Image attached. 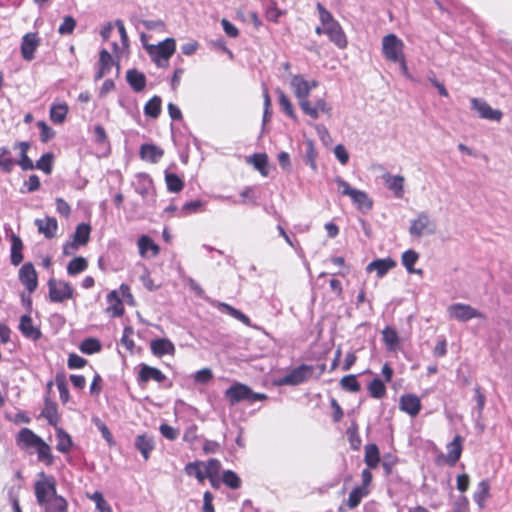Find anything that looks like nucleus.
Segmentation results:
<instances>
[{
	"label": "nucleus",
	"instance_id": "32",
	"mask_svg": "<svg viewBox=\"0 0 512 512\" xmlns=\"http://www.w3.org/2000/svg\"><path fill=\"white\" fill-rule=\"evenodd\" d=\"M41 416L44 417L53 427L58 426L60 420L58 407L56 402L52 401L49 397L45 398L44 408L41 412Z\"/></svg>",
	"mask_w": 512,
	"mask_h": 512
},
{
	"label": "nucleus",
	"instance_id": "19",
	"mask_svg": "<svg viewBox=\"0 0 512 512\" xmlns=\"http://www.w3.org/2000/svg\"><path fill=\"white\" fill-rule=\"evenodd\" d=\"M447 455L445 456V462L450 467L456 465L459 461L462 451H463V437L461 435H456L453 440L447 444Z\"/></svg>",
	"mask_w": 512,
	"mask_h": 512
},
{
	"label": "nucleus",
	"instance_id": "54",
	"mask_svg": "<svg viewBox=\"0 0 512 512\" xmlns=\"http://www.w3.org/2000/svg\"><path fill=\"white\" fill-rule=\"evenodd\" d=\"M54 155L52 153L43 154L34 164V168L43 171L46 174H50L52 172Z\"/></svg>",
	"mask_w": 512,
	"mask_h": 512
},
{
	"label": "nucleus",
	"instance_id": "59",
	"mask_svg": "<svg viewBox=\"0 0 512 512\" xmlns=\"http://www.w3.org/2000/svg\"><path fill=\"white\" fill-rule=\"evenodd\" d=\"M76 27V20L72 16H65L63 22L58 28V32L61 35L72 34Z\"/></svg>",
	"mask_w": 512,
	"mask_h": 512
},
{
	"label": "nucleus",
	"instance_id": "12",
	"mask_svg": "<svg viewBox=\"0 0 512 512\" xmlns=\"http://www.w3.org/2000/svg\"><path fill=\"white\" fill-rule=\"evenodd\" d=\"M451 318L461 322L469 321L473 318H484L483 313L473 308L471 305L463 303H455L447 309Z\"/></svg>",
	"mask_w": 512,
	"mask_h": 512
},
{
	"label": "nucleus",
	"instance_id": "31",
	"mask_svg": "<svg viewBox=\"0 0 512 512\" xmlns=\"http://www.w3.org/2000/svg\"><path fill=\"white\" fill-rule=\"evenodd\" d=\"M350 198L356 208L363 213L369 212L373 207V200L364 191L355 189Z\"/></svg>",
	"mask_w": 512,
	"mask_h": 512
},
{
	"label": "nucleus",
	"instance_id": "55",
	"mask_svg": "<svg viewBox=\"0 0 512 512\" xmlns=\"http://www.w3.org/2000/svg\"><path fill=\"white\" fill-rule=\"evenodd\" d=\"M102 346L98 339L87 338L82 341L80 350L85 354H94L101 350Z\"/></svg>",
	"mask_w": 512,
	"mask_h": 512
},
{
	"label": "nucleus",
	"instance_id": "35",
	"mask_svg": "<svg viewBox=\"0 0 512 512\" xmlns=\"http://www.w3.org/2000/svg\"><path fill=\"white\" fill-rule=\"evenodd\" d=\"M126 79L130 87L135 92H141L146 87V77L144 73L138 71L137 69H130L127 71Z\"/></svg>",
	"mask_w": 512,
	"mask_h": 512
},
{
	"label": "nucleus",
	"instance_id": "51",
	"mask_svg": "<svg viewBox=\"0 0 512 512\" xmlns=\"http://www.w3.org/2000/svg\"><path fill=\"white\" fill-rule=\"evenodd\" d=\"M382 338L388 350H395L399 343V337L395 329L385 327L382 331Z\"/></svg>",
	"mask_w": 512,
	"mask_h": 512
},
{
	"label": "nucleus",
	"instance_id": "38",
	"mask_svg": "<svg viewBox=\"0 0 512 512\" xmlns=\"http://www.w3.org/2000/svg\"><path fill=\"white\" fill-rule=\"evenodd\" d=\"M214 306L220 310L221 312L223 313H226L230 316H232L233 318L241 321L242 323L244 324H249L250 322V319L247 315H245L244 313H242L240 310L232 307L231 305L227 304V303H224V302H216L214 304Z\"/></svg>",
	"mask_w": 512,
	"mask_h": 512
},
{
	"label": "nucleus",
	"instance_id": "8",
	"mask_svg": "<svg viewBox=\"0 0 512 512\" xmlns=\"http://www.w3.org/2000/svg\"><path fill=\"white\" fill-rule=\"evenodd\" d=\"M382 53L391 62L396 63L404 56V43L395 34H388L382 40Z\"/></svg>",
	"mask_w": 512,
	"mask_h": 512
},
{
	"label": "nucleus",
	"instance_id": "13",
	"mask_svg": "<svg viewBox=\"0 0 512 512\" xmlns=\"http://www.w3.org/2000/svg\"><path fill=\"white\" fill-rule=\"evenodd\" d=\"M41 44V39L37 32L26 33L21 41V56L25 61H32L35 58V52Z\"/></svg>",
	"mask_w": 512,
	"mask_h": 512
},
{
	"label": "nucleus",
	"instance_id": "39",
	"mask_svg": "<svg viewBox=\"0 0 512 512\" xmlns=\"http://www.w3.org/2000/svg\"><path fill=\"white\" fill-rule=\"evenodd\" d=\"M490 496V483L487 479L480 481L477 485V490L474 493V501L480 508L484 507L485 501Z\"/></svg>",
	"mask_w": 512,
	"mask_h": 512
},
{
	"label": "nucleus",
	"instance_id": "9",
	"mask_svg": "<svg viewBox=\"0 0 512 512\" xmlns=\"http://www.w3.org/2000/svg\"><path fill=\"white\" fill-rule=\"evenodd\" d=\"M91 226L87 223H80L72 236V241L63 245V254L70 255L81 246H85L90 240Z\"/></svg>",
	"mask_w": 512,
	"mask_h": 512
},
{
	"label": "nucleus",
	"instance_id": "18",
	"mask_svg": "<svg viewBox=\"0 0 512 512\" xmlns=\"http://www.w3.org/2000/svg\"><path fill=\"white\" fill-rule=\"evenodd\" d=\"M409 232L415 237H421L424 233H434V226L429 219V215L425 212L420 213L411 222Z\"/></svg>",
	"mask_w": 512,
	"mask_h": 512
},
{
	"label": "nucleus",
	"instance_id": "33",
	"mask_svg": "<svg viewBox=\"0 0 512 512\" xmlns=\"http://www.w3.org/2000/svg\"><path fill=\"white\" fill-rule=\"evenodd\" d=\"M386 187L391 190L397 198H402L404 194V177L393 176L389 173L383 175Z\"/></svg>",
	"mask_w": 512,
	"mask_h": 512
},
{
	"label": "nucleus",
	"instance_id": "50",
	"mask_svg": "<svg viewBox=\"0 0 512 512\" xmlns=\"http://www.w3.org/2000/svg\"><path fill=\"white\" fill-rule=\"evenodd\" d=\"M165 182L168 191L178 193L184 188V181L175 173H166Z\"/></svg>",
	"mask_w": 512,
	"mask_h": 512
},
{
	"label": "nucleus",
	"instance_id": "22",
	"mask_svg": "<svg viewBox=\"0 0 512 512\" xmlns=\"http://www.w3.org/2000/svg\"><path fill=\"white\" fill-rule=\"evenodd\" d=\"M134 446L147 461L155 449V439L152 435L140 434L135 438Z\"/></svg>",
	"mask_w": 512,
	"mask_h": 512
},
{
	"label": "nucleus",
	"instance_id": "4",
	"mask_svg": "<svg viewBox=\"0 0 512 512\" xmlns=\"http://www.w3.org/2000/svg\"><path fill=\"white\" fill-rule=\"evenodd\" d=\"M225 398L230 405H235L241 401L254 403L257 401H265L268 396L264 393L252 391L246 384L236 382L225 391Z\"/></svg>",
	"mask_w": 512,
	"mask_h": 512
},
{
	"label": "nucleus",
	"instance_id": "28",
	"mask_svg": "<svg viewBox=\"0 0 512 512\" xmlns=\"http://www.w3.org/2000/svg\"><path fill=\"white\" fill-rule=\"evenodd\" d=\"M115 64L116 63L111 54L106 49H102L99 53L98 72L95 75V80L98 81L106 74L110 73Z\"/></svg>",
	"mask_w": 512,
	"mask_h": 512
},
{
	"label": "nucleus",
	"instance_id": "6",
	"mask_svg": "<svg viewBox=\"0 0 512 512\" xmlns=\"http://www.w3.org/2000/svg\"><path fill=\"white\" fill-rule=\"evenodd\" d=\"M34 493L40 506L47 504L53 497L60 496L57 494L55 478L44 472L39 474V479L34 484Z\"/></svg>",
	"mask_w": 512,
	"mask_h": 512
},
{
	"label": "nucleus",
	"instance_id": "45",
	"mask_svg": "<svg viewBox=\"0 0 512 512\" xmlns=\"http://www.w3.org/2000/svg\"><path fill=\"white\" fill-rule=\"evenodd\" d=\"M203 465L202 461H194L186 464L184 471L188 476H194L199 483H204L206 476L202 471L201 467Z\"/></svg>",
	"mask_w": 512,
	"mask_h": 512
},
{
	"label": "nucleus",
	"instance_id": "48",
	"mask_svg": "<svg viewBox=\"0 0 512 512\" xmlns=\"http://www.w3.org/2000/svg\"><path fill=\"white\" fill-rule=\"evenodd\" d=\"M88 267V261L82 257L78 256L73 258L67 265V273L71 276L77 275L83 271H85Z\"/></svg>",
	"mask_w": 512,
	"mask_h": 512
},
{
	"label": "nucleus",
	"instance_id": "20",
	"mask_svg": "<svg viewBox=\"0 0 512 512\" xmlns=\"http://www.w3.org/2000/svg\"><path fill=\"white\" fill-rule=\"evenodd\" d=\"M40 234L46 239H53L57 236L58 222L55 217L46 216L42 219H36L34 222Z\"/></svg>",
	"mask_w": 512,
	"mask_h": 512
},
{
	"label": "nucleus",
	"instance_id": "23",
	"mask_svg": "<svg viewBox=\"0 0 512 512\" xmlns=\"http://www.w3.org/2000/svg\"><path fill=\"white\" fill-rule=\"evenodd\" d=\"M19 330L24 337L33 341L39 340L42 336L40 328L34 326L33 320L29 315H23L20 318Z\"/></svg>",
	"mask_w": 512,
	"mask_h": 512
},
{
	"label": "nucleus",
	"instance_id": "62",
	"mask_svg": "<svg viewBox=\"0 0 512 512\" xmlns=\"http://www.w3.org/2000/svg\"><path fill=\"white\" fill-rule=\"evenodd\" d=\"M95 503H96V508L100 511V512H112V509L111 507L109 506V504L106 502V500L104 499L102 493L96 491L94 492L91 497H90Z\"/></svg>",
	"mask_w": 512,
	"mask_h": 512
},
{
	"label": "nucleus",
	"instance_id": "21",
	"mask_svg": "<svg viewBox=\"0 0 512 512\" xmlns=\"http://www.w3.org/2000/svg\"><path fill=\"white\" fill-rule=\"evenodd\" d=\"M139 255L142 258L156 257L160 253V247L148 235H142L137 241Z\"/></svg>",
	"mask_w": 512,
	"mask_h": 512
},
{
	"label": "nucleus",
	"instance_id": "37",
	"mask_svg": "<svg viewBox=\"0 0 512 512\" xmlns=\"http://www.w3.org/2000/svg\"><path fill=\"white\" fill-rule=\"evenodd\" d=\"M370 490H366L365 487L356 486L349 494L347 501L345 502V506L349 510H353L358 507L362 501V499L368 496Z\"/></svg>",
	"mask_w": 512,
	"mask_h": 512
},
{
	"label": "nucleus",
	"instance_id": "58",
	"mask_svg": "<svg viewBox=\"0 0 512 512\" xmlns=\"http://www.w3.org/2000/svg\"><path fill=\"white\" fill-rule=\"evenodd\" d=\"M309 109L315 111V114H308L311 118L317 119L320 113H329L331 108L324 99H318L315 106L309 101Z\"/></svg>",
	"mask_w": 512,
	"mask_h": 512
},
{
	"label": "nucleus",
	"instance_id": "42",
	"mask_svg": "<svg viewBox=\"0 0 512 512\" xmlns=\"http://www.w3.org/2000/svg\"><path fill=\"white\" fill-rule=\"evenodd\" d=\"M339 385L342 390L350 393H357L361 390V385L354 374L343 376L339 381Z\"/></svg>",
	"mask_w": 512,
	"mask_h": 512
},
{
	"label": "nucleus",
	"instance_id": "57",
	"mask_svg": "<svg viewBox=\"0 0 512 512\" xmlns=\"http://www.w3.org/2000/svg\"><path fill=\"white\" fill-rule=\"evenodd\" d=\"M37 126L40 129L41 142L47 143L49 140L55 137L56 132L50 126H48L45 121H39Z\"/></svg>",
	"mask_w": 512,
	"mask_h": 512
},
{
	"label": "nucleus",
	"instance_id": "27",
	"mask_svg": "<svg viewBox=\"0 0 512 512\" xmlns=\"http://www.w3.org/2000/svg\"><path fill=\"white\" fill-rule=\"evenodd\" d=\"M56 450L62 454H68L72 451L74 443L72 437L60 426H56Z\"/></svg>",
	"mask_w": 512,
	"mask_h": 512
},
{
	"label": "nucleus",
	"instance_id": "53",
	"mask_svg": "<svg viewBox=\"0 0 512 512\" xmlns=\"http://www.w3.org/2000/svg\"><path fill=\"white\" fill-rule=\"evenodd\" d=\"M203 210V202L200 200H194L185 203L182 208L179 210L178 216L186 217L191 214H195L201 212Z\"/></svg>",
	"mask_w": 512,
	"mask_h": 512
},
{
	"label": "nucleus",
	"instance_id": "40",
	"mask_svg": "<svg viewBox=\"0 0 512 512\" xmlns=\"http://www.w3.org/2000/svg\"><path fill=\"white\" fill-rule=\"evenodd\" d=\"M250 163L253 164L254 168L260 172L264 177L269 175V162L266 153H257L250 158Z\"/></svg>",
	"mask_w": 512,
	"mask_h": 512
},
{
	"label": "nucleus",
	"instance_id": "7",
	"mask_svg": "<svg viewBox=\"0 0 512 512\" xmlns=\"http://www.w3.org/2000/svg\"><path fill=\"white\" fill-rule=\"evenodd\" d=\"M49 299L54 303H62L74 297L73 287L66 281L51 278L48 280Z\"/></svg>",
	"mask_w": 512,
	"mask_h": 512
},
{
	"label": "nucleus",
	"instance_id": "61",
	"mask_svg": "<svg viewBox=\"0 0 512 512\" xmlns=\"http://www.w3.org/2000/svg\"><path fill=\"white\" fill-rule=\"evenodd\" d=\"M221 470V463L218 459L211 458L205 465V476H219Z\"/></svg>",
	"mask_w": 512,
	"mask_h": 512
},
{
	"label": "nucleus",
	"instance_id": "56",
	"mask_svg": "<svg viewBox=\"0 0 512 512\" xmlns=\"http://www.w3.org/2000/svg\"><path fill=\"white\" fill-rule=\"evenodd\" d=\"M222 481L227 487L231 489H238L241 486V479L232 470H226L223 472Z\"/></svg>",
	"mask_w": 512,
	"mask_h": 512
},
{
	"label": "nucleus",
	"instance_id": "24",
	"mask_svg": "<svg viewBox=\"0 0 512 512\" xmlns=\"http://www.w3.org/2000/svg\"><path fill=\"white\" fill-rule=\"evenodd\" d=\"M396 261L390 257L383 259H376L370 262L366 270L368 272L375 271L378 278L384 277L391 269L396 266Z\"/></svg>",
	"mask_w": 512,
	"mask_h": 512
},
{
	"label": "nucleus",
	"instance_id": "30",
	"mask_svg": "<svg viewBox=\"0 0 512 512\" xmlns=\"http://www.w3.org/2000/svg\"><path fill=\"white\" fill-rule=\"evenodd\" d=\"M68 112L69 106L66 102H54L49 111L50 120L56 125H61L65 122Z\"/></svg>",
	"mask_w": 512,
	"mask_h": 512
},
{
	"label": "nucleus",
	"instance_id": "52",
	"mask_svg": "<svg viewBox=\"0 0 512 512\" xmlns=\"http://www.w3.org/2000/svg\"><path fill=\"white\" fill-rule=\"evenodd\" d=\"M55 383L59 391V396L63 404L67 403L70 399V393L64 374H57L55 377Z\"/></svg>",
	"mask_w": 512,
	"mask_h": 512
},
{
	"label": "nucleus",
	"instance_id": "47",
	"mask_svg": "<svg viewBox=\"0 0 512 512\" xmlns=\"http://www.w3.org/2000/svg\"><path fill=\"white\" fill-rule=\"evenodd\" d=\"M418 253L414 250H407L402 254V264L409 273L422 274V270H415L414 265L418 261Z\"/></svg>",
	"mask_w": 512,
	"mask_h": 512
},
{
	"label": "nucleus",
	"instance_id": "14",
	"mask_svg": "<svg viewBox=\"0 0 512 512\" xmlns=\"http://www.w3.org/2000/svg\"><path fill=\"white\" fill-rule=\"evenodd\" d=\"M18 277L27 291L31 294L38 287V274L31 262H27L19 269Z\"/></svg>",
	"mask_w": 512,
	"mask_h": 512
},
{
	"label": "nucleus",
	"instance_id": "46",
	"mask_svg": "<svg viewBox=\"0 0 512 512\" xmlns=\"http://www.w3.org/2000/svg\"><path fill=\"white\" fill-rule=\"evenodd\" d=\"M43 507L45 512H68V503L63 496L53 497Z\"/></svg>",
	"mask_w": 512,
	"mask_h": 512
},
{
	"label": "nucleus",
	"instance_id": "64",
	"mask_svg": "<svg viewBox=\"0 0 512 512\" xmlns=\"http://www.w3.org/2000/svg\"><path fill=\"white\" fill-rule=\"evenodd\" d=\"M56 211L65 218H69L71 214V207L63 198L58 197L55 199Z\"/></svg>",
	"mask_w": 512,
	"mask_h": 512
},
{
	"label": "nucleus",
	"instance_id": "29",
	"mask_svg": "<svg viewBox=\"0 0 512 512\" xmlns=\"http://www.w3.org/2000/svg\"><path fill=\"white\" fill-rule=\"evenodd\" d=\"M107 303L108 306L106 312L110 314L112 317H121L124 314V304L116 290H113L110 293H108Z\"/></svg>",
	"mask_w": 512,
	"mask_h": 512
},
{
	"label": "nucleus",
	"instance_id": "11",
	"mask_svg": "<svg viewBox=\"0 0 512 512\" xmlns=\"http://www.w3.org/2000/svg\"><path fill=\"white\" fill-rule=\"evenodd\" d=\"M313 366L302 364L293 368L279 380L280 385H299L308 380L313 374Z\"/></svg>",
	"mask_w": 512,
	"mask_h": 512
},
{
	"label": "nucleus",
	"instance_id": "1",
	"mask_svg": "<svg viewBox=\"0 0 512 512\" xmlns=\"http://www.w3.org/2000/svg\"><path fill=\"white\" fill-rule=\"evenodd\" d=\"M16 445L28 454H37V460L46 466L54 464L51 446L30 428H22L16 435Z\"/></svg>",
	"mask_w": 512,
	"mask_h": 512
},
{
	"label": "nucleus",
	"instance_id": "41",
	"mask_svg": "<svg viewBox=\"0 0 512 512\" xmlns=\"http://www.w3.org/2000/svg\"><path fill=\"white\" fill-rule=\"evenodd\" d=\"M347 438L352 450H359L362 444L361 437L359 435V425L356 421H352L351 425L348 427Z\"/></svg>",
	"mask_w": 512,
	"mask_h": 512
},
{
	"label": "nucleus",
	"instance_id": "2",
	"mask_svg": "<svg viewBox=\"0 0 512 512\" xmlns=\"http://www.w3.org/2000/svg\"><path fill=\"white\" fill-rule=\"evenodd\" d=\"M31 144L28 141L15 142L13 148L19 150V159H15L12 156V151L9 147H0V169L4 173H11L16 165L24 171L33 170L34 163L28 156V151Z\"/></svg>",
	"mask_w": 512,
	"mask_h": 512
},
{
	"label": "nucleus",
	"instance_id": "26",
	"mask_svg": "<svg viewBox=\"0 0 512 512\" xmlns=\"http://www.w3.org/2000/svg\"><path fill=\"white\" fill-rule=\"evenodd\" d=\"M164 155V150L154 144H142L139 150V156L143 161L157 163Z\"/></svg>",
	"mask_w": 512,
	"mask_h": 512
},
{
	"label": "nucleus",
	"instance_id": "44",
	"mask_svg": "<svg viewBox=\"0 0 512 512\" xmlns=\"http://www.w3.org/2000/svg\"><path fill=\"white\" fill-rule=\"evenodd\" d=\"M162 100L159 96H153L144 106V114L147 117L156 119L161 113Z\"/></svg>",
	"mask_w": 512,
	"mask_h": 512
},
{
	"label": "nucleus",
	"instance_id": "10",
	"mask_svg": "<svg viewBox=\"0 0 512 512\" xmlns=\"http://www.w3.org/2000/svg\"><path fill=\"white\" fill-rule=\"evenodd\" d=\"M176 50V43L173 38H167L156 46H151L149 54L153 61L162 66V61L167 62Z\"/></svg>",
	"mask_w": 512,
	"mask_h": 512
},
{
	"label": "nucleus",
	"instance_id": "5",
	"mask_svg": "<svg viewBox=\"0 0 512 512\" xmlns=\"http://www.w3.org/2000/svg\"><path fill=\"white\" fill-rule=\"evenodd\" d=\"M318 86V82L307 81L302 75H294L291 79V87L299 106L305 114H315V111L309 109V94L311 90Z\"/></svg>",
	"mask_w": 512,
	"mask_h": 512
},
{
	"label": "nucleus",
	"instance_id": "49",
	"mask_svg": "<svg viewBox=\"0 0 512 512\" xmlns=\"http://www.w3.org/2000/svg\"><path fill=\"white\" fill-rule=\"evenodd\" d=\"M276 93L278 94V102L281 109L284 111L286 115H288L292 119H296V114L293 108V105L287 95L280 88L276 89Z\"/></svg>",
	"mask_w": 512,
	"mask_h": 512
},
{
	"label": "nucleus",
	"instance_id": "25",
	"mask_svg": "<svg viewBox=\"0 0 512 512\" xmlns=\"http://www.w3.org/2000/svg\"><path fill=\"white\" fill-rule=\"evenodd\" d=\"M150 350L153 355L162 357L164 355H174L175 346L167 338L154 339L150 342Z\"/></svg>",
	"mask_w": 512,
	"mask_h": 512
},
{
	"label": "nucleus",
	"instance_id": "36",
	"mask_svg": "<svg viewBox=\"0 0 512 512\" xmlns=\"http://www.w3.org/2000/svg\"><path fill=\"white\" fill-rule=\"evenodd\" d=\"M10 241H11L10 261L14 266H18L24 259V256L22 253L24 245H23L21 238L16 234H12L10 236Z\"/></svg>",
	"mask_w": 512,
	"mask_h": 512
},
{
	"label": "nucleus",
	"instance_id": "3",
	"mask_svg": "<svg viewBox=\"0 0 512 512\" xmlns=\"http://www.w3.org/2000/svg\"><path fill=\"white\" fill-rule=\"evenodd\" d=\"M316 7L321 24L324 25L325 34L330 41L340 49L346 48L348 44L347 37L339 22L334 19L333 15L321 3H318Z\"/></svg>",
	"mask_w": 512,
	"mask_h": 512
},
{
	"label": "nucleus",
	"instance_id": "15",
	"mask_svg": "<svg viewBox=\"0 0 512 512\" xmlns=\"http://www.w3.org/2000/svg\"><path fill=\"white\" fill-rule=\"evenodd\" d=\"M472 109L476 110L483 119L492 121H501L503 113L498 109H493L485 100L479 98L471 99Z\"/></svg>",
	"mask_w": 512,
	"mask_h": 512
},
{
	"label": "nucleus",
	"instance_id": "60",
	"mask_svg": "<svg viewBox=\"0 0 512 512\" xmlns=\"http://www.w3.org/2000/svg\"><path fill=\"white\" fill-rule=\"evenodd\" d=\"M93 422L98 428V430L101 432L102 437L107 441V443L109 445L114 444L113 435L109 430L108 426L99 418H94Z\"/></svg>",
	"mask_w": 512,
	"mask_h": 512
},
{
	"label": "nucleus",
	"instance_id": "34",
	"mask_svg": "<svg viewBox=\"0 0 512 512\" xmlns=\"http://www.w3.org/2000/svg\"><path fill=\"white\" fill-rule=\"evenodd\" d=\"M364 454V462L369 469H376L380 464V451L376 444H366Z\"/></svg>",
	"mask_w": 512,
	"mask_h": 512
},
{
	"label": "nucleus",
	"instance_id": "43",
	"mask_svg": "<svg viewBox=\"0 0 512 512\" xmlns=\"http://www.w3.org/2000/svg\"><path fill=\"white\" fill-rule=\"evenodd\" d=\"M369 395L375 399H382L386 396V386L380 378H374L367 386Z\"/></svg>",
	"mask_w": 512,
	"mask_h": 512
},
{
	"label": "nucleus",
	"instance_id": "16",
	"mask_svg": "<svg viewBox=\"0 0 512 512\" xmlns=\"http://www.w3.org/2000/svg\"><path fill=\"white\" fill-rule=\"evenodd\" d=\"M399 409L414 418L422 409L421 400L415 394H403L399 399Z\"/></svg>",
	"mask_w": 512,
	"mask_h": 512
},
{
	"label": "nucleus",
	"instance_id": "63",
	"mask_svg": "<svg viewBox=\"0 0 512 512\" xmlns=\"http://www.w3.org/2000/svg\"><path fill=\"white\" fill-rule=\"evenodd\" d=\"M87 363V360L83 357L71 353L68 357L67 365L70 369H80L83 368Z\"/></svg>",
	"mask_w": 512,
	"mask_h": 512
},
{
	"label": "nucleus",
	"instance_id": "17",
	"mask_svg": "<svg viewBox=\"0 0 512 512\" xmlns=\"http://www.w3.org/2000/svg\"><path fill=\"white\" fill-rule=\"evenodd\" d=\"M166 379V375L156 367H152L147 364H141L139 366V372L137 375V381L139 384H146L151 380L157 383H163Z\"/></svg>",
	"mask_w": 512,
	"mask_h": 512
}]
</instances>
